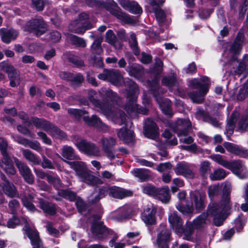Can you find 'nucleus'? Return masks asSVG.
I'll list each match as a JSON object with an SVG mask.
<instances>
[{"instance_id": "obj_1", "label": "nucleus", "mask_w": 248, "mask_h": 248, "mask_svg": "<svg viewBox=\"0 0 248 248\" xmlns=\"http://www.w3.org/2000/svg\"><path fill=\"white\" fill-rule=\"evenodd\" d=\"M99 93L102 98V101L98 99V93L93 89L89 90L88 98L90 102L94 106L100 108L103 111L107 112L109 109L111 105L117 104L119 96L111 89L102 88Z\"/></svg>"}, {"instance_id": "obj_2", "label": "nucleus", "mask_w": 248, "mask_h": 248, "mask_svg": "<svg viewBox=\"0 0 248 248\" xmlns=\"http://www.w3.org/2000/svg\"><path fill=\"white\" fill-rule=\"evenodd\" d=\"M112 84L119 86L123 83L126 88V97L128 99V106L131 107L132 111L135 109L133 103L137 99L136 93L139 91L137 83L129 78H123L121 75L113 69L109 70L108 81Z\"/></svg>"}, {"instance_id": "obj_3", "label": "nucleus", "mask_w": 248, "mask_h": 248, "mask_svg": "<svg viewBox=\"0 0 248 248\" xmlns=\"http://www.w3.org/2000/svg\"><path fill=\"white\" fill-rule=\"evenodd\" d=\"M201 81L197 78H194L189 81L191 87L194 89H198L197 91H192L188 93V96L194 103L201 104L204 100V97L209 91L211 85L210 78L202 76L200 78Z\"/></svg>"}, {"instance_id": "obj_4", "label": "nucleus", "mask_w": 248, "mask_h": 248, "mask_svg": "<svg viewBox=\"0 0 248 248\" xmlns=\"http://www.w3.org/2000/svg\"><path fill=\"white\" fill-rule=\"evenodd\" d=\"M76 172L77 174L83 179L84 182L91 186H95L103 184V181L99 178L92 175L87 171L85 163L82 161H67Z\"/></svg>"}, {"instance_id": "obj_5", "label": "nucleus", "mask_w": 248, "mask_h": 248, "mask_svg": "<svg viewBox=\"0 0 248 248\" xmlns=\"http://www.w3.org/2000/svg\"><path fill=\"white\" fill-rule=\"evenodd\" d=\"M31 120L33 125L37 129H43L46 132L49 131L51 136L57 139H66L67 136L66 133L48 121L37 117H32Z\"/></svg>"}, {"instance_id": "obj_6", "label": "nucleus", "mask_w": 248, "mask_h": 248, "mask_svg": "<svg viewBox=\"0 0 248 248\" xmlns=\"http://www.w3.org/2000/svg\"><path fill=\"white\" fill-rule=\"evenodd\" d=\"M48 30V26L42 17L32 18L25 24L24 31L39 37Z\"/></svg>"}, {"instance_id": "obj_7", "label": "nucleus", "mask_w": 248, "mask_h": 248, "mask_svg": "<svg viewBox=\"0 0 248 248\" xmlns=\"http://www.w3.org/2000/svg\"><path fill=\"white\" fill-rule=\"evenodd\" d=\"M104 8L109 11L112 15L125 23L131 24L133 22V19L130 16L122 12L117 3L113 0H111V2H106L101 0L99 6V8Z\"/></svg>"}, {"instance_id": "obj_8", "label": "nucleus", "mask_w": 248, "mask_h": 248, "mask_svg": "<svg viewBox=\"0 0 248 248\" xmlns=\"http://www.w3.org/2000/svg\"><path fill=\"white\" fill-rule=\"evenodd\" d=\"M0 70L3 71L8 75L10 80L9 85L11 87H16L20 83V72L13 65L8 62L3 61L0 62Z\"/></svg>"}, {"instance_id": "obj_9", "label": "nucleus", "mask_w": 248, "mask_h": 248, "mask_svg": "<svg viewBox=\"0 0 248 248\" xmlns=\"http://www.w3.org/2000/svg\"><path fill=\"white\" fill-rule=\"evenodd\" d=\"M245 35L243 32L239 31L229 48L232 54L231 57L232 62H238V57L240 55L244 44Z\"/></svg>"}, {"instance_id": "obj_10", "label": "nucleus", "mask_w": 248, "mask_h": 248, "mask_svg": "<svg viewBox=\"0 0 248 248\" xmlns=\"http://www.w3.org/2000/svg\"><path fill=\"white\" fill-rule=\"evenodd\" d=\"M76 146L80 152L88 156H100V150L94 143L82 139L76 144Z\"/></svg>"}, {"instance_id": "obj_11", "label": "nucleus", "mask_w": 248, "mask_h": 248, "mask_svg": "<svg viewBox=\"0 0 248 248\" xmlns=\"http://www.w3.org/2000/svg\"><path fill=\"white\" fill-rule=\"evenodd\" d=\"M189 196L192 205H194L195 208L197 212L200 213L205 209L206 199L205 192L202 190L191 191L189 193Z\"/></svg>"}, {"instance_id": "obj_12", "label": "nucleus", "mask_w": 248, "mask_h": 248, "mask_svg": "<svg viewBox=\"0 0 248 248\" xmlns=\"http://www.w3.org/2000/svg\"><path fill=\"white\" fill-rule=\"evenodd\" d=\"M156 244L157 246L170 245L172 240L171 232L166 223H161L157 230Z\"/></svg>"}, {"instance_id": "obj_13", "label": "nucleus", "mask_w": 248, "mask_h": 248, "mask_svg": "<svg viewBox=\"0 0 248 248\" xmlns=\"http://www.w3.org/2000/svg\"><path fill=\"white\" fill-rule=\"evenodd\" d=\"M15 164L18 169L19 173L24 178L25 181L31 185L34 182V177L29 166L24 162L20 161L18 158L13 156Z\"/></svg>"}, {"instance_id": "obj_14", "label": "nucleus", "mask_w": 248, "mask_h": 248, "mask_svg": "<svg viewBox=\"0 0 248 248\" xmlns=\"http://www.w3.org/2000/svg\"><path fill=\"white\" fill-rule=\"evenodd\" d=\"M23 230L30 239L32 248H44L43 242L40 238L39 232L36 230L31 229L28 223L25 225Z\"/></svg>"}, {"instance_id": "obj_15", "label": "nucleus", "mask_w": 248, "mask_h": 248, "mask_svg": "<svg viewBox=\"0 0 248 248\" xmlns=\"http://www.w3.org/2000/svg\"><path fill=\"white\" fill-rule=\"evenodd\" d=\"M91 230L93 235L99 240L107 238L109 234V229L104 225L103 221H93Z\"/></svg>"}, {"instance_id": "obj_16", "label": "nucleus", "mask_w": 248, "mask_h": 248, "mask_svg": "<svg viewBox=\"0 0 248 248\" xmlns=\"http://www.w3.org/2000/svg\"><path fill=\"white\" fill-rule=\"evenodd\" d=\"M143 134L148 139L155 140L159 135V127L156 123L148 118L143 126Z\"/></svg>"}, {"instance_id": "obj_17", "label": "nucleus", "mask_w": 248, "mask_h": 248, "mask_svg": "<svg viewBox=\"0 0 248 248\" xmlns=\"http://www.w3.org/2000/svg\"><path fill=\"white\" fill-rule=\"evenodd\" d=\"M156 208L153 205H148L141 213V218L146 225H155L156 224L155 214Z\"/></svg>"}, {"instance_id": "obj_18", "label": "nucleus", "mask_w": 248, "mask_h": 248, "mask_svg": "<svg viewBox=\"0 0 248 248\" xmlns=\"http://www.w3.org/2000/svg\"><path fill=\"white\" fill-rule=\"evenodd\" d=\"M231 208L221 201L220 203L211 202L208 205L207 213L209 216L212 217L223 212H228Z\"/></svg>"}, {"instance_id": "obj_19", "label": "nucleus", "mask_w": 248, "mask_h": 248, "mask_svg": "<svg viewBox=\"0 0 248 248\" xmlns=\"http://www.w3.org/2000/svg\"><path fill=\"white\" fill-rule=\"evenodd\" d=\"M101 141L103 150L106 154L108 158L111 160L114 159L115 155L113 147L116 142L115 139L112 137L103 138Z\"/></svg>"}, {"instance_id": "obj_20", "label": "nucleus", "mask_w": 248, "mask_h": 248, "mask_svg": "<svg viewBox=\"0 0 248 248\" xmlns=\"http://www.w3.org/2000/svg\"><path fill=\"white\" fill-rule=\"evenodd\" d=\"M1 155L2 157L0 160V167L7 174L15 175L16 173V170L10 155L8 154Z\"/></svg>"}, {"instance_id": "obj_21", "label": "nucleus", "mask_w": 248, "mask_h": 248, "mask_svg": "<svg viewBox=\"0 0 248 248\" xmlns=\"http://www.w3.org/2000/svg\"><path fill=\"white\" fill-rule=\"evenodd\" d=\"M223 146L230 153L238 156L240 157H248V151L242 146L229 142L223 143Z\"/></svg>"}, {"instance_id": "obj_22", "label": "nucleus", "mask_w": 248, "mask_h": 248, "mask_svg": "<svg viewBox=\"0 0 248 248\" xmlns=\"http://www.w3.org/2000/svg\"><path fill=\"white\" fill-rule=\"evenodd\" d=\"M174 171L177 175H182L187 178L194 177V173L190 169L189 164L185 161L178 163L174 169Z\"/></svg>"}, {"instance_id": "obj_23", "label": "nucleus", "mask_w": 248, "mask_h": 248, "mask_svg": "<svg viewBox=\"0 0 248 248\" xmlns=\"http://www.w3.org/2000/svg\"><path fill=\"white\" fill-rule=\"evenodd\" d=\"M155 99L159 105L163 113L168 118H171L173 115L171 101L168 98H163L162 95Z\"/></svg>"}, {"instance_id": "obj_24", "label": "nucleus", "mask_w": 248, "mask_h": 248, "mask_svg": "<svg viewBox=\"0 0 248 248\" xmlns=\"http://www.w3.org/2000/svg\"><path fill=\"white\" fill-rule=\"evenodd\" d=\"M38 207L42 210L43 213L51 216H55L57 214V205L43 198L38 199Z\"/></svg>"}, {"instance_id": "obj_25", "label": "nucleus", "mask_w": 248, "mask_h": 248, "mask_svg": "<svg viewBox=\"0 0 248 248\" xmlns=\"http://www.w3.org/2000/svg\"><path fill=\"white\" fill-rule=\"evenodd\" d=\"M176 127L175 131L177 136L186 137L188 134V130L191 127V123L189 120L178 119L176 123Z\"/></svg>"}, {"instance_id": "obj_26", "label": "nucleus", "mask_w": 248, "mask_h": 248, "mask_svg": "<svg viewBox=\"0 0 248 248\" xmlns=\"http://www.w3.org/2000/svg\"><path fill=\"white\" fill-rule=\"evenodd\" d=\"M125 71L130 77L137 79L141 78L144 75L143 67L140 64L130 63L125 67Z\"/></svg>"}, {"instance_id": "obj_27", "label": "nucleus", "mask_w": 248, "mask_h": 248, "mask_svg": "<svg viewBox=\"0 0 248 248\" xmlns=\"http://www.w3.org/2000/svg\"><path fill=\"white\" fill-rule=\"evenodd\" d=\"M108 194L113 198L122 199L127 197L131 196L133 195V192L130 190L113 186L109 188Z\"/></svg>"}, {"instance_id": "obj_28", "label": "nucleus", "mask_w": 248, "mask_h": 248, "mask_svg": "<svg viewBox=\"0 0 248 248\" xmlns=\"http://www.w3.org/2000/svg\"><path fill=\"white\" fill-rule=\"evenodd\" d=\"M180 229L181 230L179 231L177 234H183L184 239L187 241L193 242L194 238L192 236V235L194 232V230L195 228L193 226V223L191 221L187 220L186 222L185 226L183 225Z\"/></svg>"}, {"instance_id": "obj_29", "label": "nucleus", "mask_w": 248, "mask_h": 248, "mask_svg": "<svg viewBox=\"0 0 248 248\" xmlns=\"http://www.w3.org/2000/svg\"><path fill=\"white\" fill-rule=\"evenodd\" d=\"M7 182V184H0L4 194L10 198H19V193L16 186L12 182Z\"/></svg>"}, {"instance_id": "obj_30", "label": "nucleus", "mask_w": 248, "mask_h": 248, "mask_svg": "<svg viewBox=\"0 0 248 248\" xmlns=\"http://www.w3.org/2000/svg\"><path fill=\"white\" fill-rule=\"evenodd\" d=\"M168 220L172 229L178 233L179 231L181 230L180 228L183 225L181 217L178 215L176 211H174L169 216Z\"/></svg>"}, {"instance_id": "obj_31", "label": "nucleus", "mask_w": 248, "mask_h": 248, "mask_svg": "<svg viewBox=\"0 0 248 248\" xmlns=\"http://www.w3.org/2000/svg\"><path fill=\"white\" fill-rule=\"evenodd\" d=\"M150 170L145 168H135L131 171V173L139 179V182H144L149 180L151 175Z\"/></svg>"}, {"instance_id": "obj_32", "label": "nucleus", "mask_w": 248, "mask_h": 248, "mask_svg": "<svg viewBox=\"0 0 248 248\" xmlns=\"http://www.w3.org/2000/svg\"><path fill=\"white\" fill-rule=\"evenodd\" d=\"M242 165L240 160H233L229 161L226 166V168L231 170L233 173L236 175L241 179L246 178V177L244 174H242L240 171Z\"/></svg>"}, {"instance_id": "obj_33", "label": "nucleus", "mask_w": 248, "mask_h": 248, "mask_svg": "<svg viewBox=\"0 0 248 248\" xmlns=\"http://www.w3.org/2000/svg\"><path fill=\"white\" fill-rule=\"evenodd\" d=\"M117 135L120 139L123 140L125 143H130L134 141V131L127 128H121L118 132Z\"/></svg>"}, {"instance_id": "obj_34", "label": "nucleus", "mask_w": 248, "mask_h": 248, "mask_svg": "<svg viewBox=\"0 0 248 248\" xmlns=\"http://www.w3.org/2000/svg\"><path fill=\"white\" fill-rule=\"evenodd\" d=\"M155 199L160 200L163 203H168L170 200L169 186H164L158 187Z\"/></svg>"}, {"instance_id": "obj_35", "label": "nucleus", "mask_w": 248, "mask_h": 248, "mask_svg": "<svg viewBox=\"0 0 248 248\" xmlns=\"http://www.w3.org/2000/svg\"><path fill=\"white\" fill-rule=\"evenodd\" d=\"M68 62L72 63L77 68H80L85 66L84 62L78 56L75 55L73 52H66L64 54Z\"/></svg>"}, {"instance_id": "obj_36", "label": "nucleus", "mask_w": 248, "mask_h": 248, "mask_svg": "<svg viewBox=\"0 0 248 248\" xmlns=\"http://www.w3.org/2000/svg\"><path fill=\"white\" fill-rule=\"evenodd\" d=\"M159 78L156 77H154L152 80H148L147 84L150 89L151 94L155 99L158 96L162 95L159 92L160 87L159 85Z\"/></svg>"}, {"instance_id": "obj_37", "label": "nucleus", "mask_w": 248, "mask_h": 248, "mask_svg": "<svg viewBox=\"0 0 248 248\" xmlns=\"http://www.w3.org/2000/svg\"><path fill=\"white\" fill-rule=\"evenodd\" d=\"M33 199V197L31 194H29L28 196H23L21 198L22 204L30 212H37L40 213V211L37 209L31 202Z\"/></svg>"}, {"instance_id": "obj_38", "label": "nucleus", "mask_w": 248, "mask_h": 248, "mask_svg": "<svg viewBox=\"0 0 248 248\" xmlns=\"http://www.w3.org/2000/svg\"><path fill=\"white\" fill-rule=\"evenodd\" d=\"M17 142L36 151H39L41 148L40 143L37 140L32 141L25 138L20 137L18 139Z\"/></svg>"}, {"instance_id": "obj_39", "label": "nucleus", "mask_w": 248, "mask_h": 248, "mask_svg": "<svg viewBox=\"0 0 248 248\" xmlns=\"http://www.w3.org/2000/svg\"><path fill=\"white\" fill-rule=\"evenodd\" d=\"M83 120L89 126L101 127H103L104 124L100 118L96 115H93L91 117L89 116H83Z\"/></svg>"}, {"instance_id": "obj_40", "label": "nucleus", "mask_w": 248, "mask_h": 248, "mask_svg": "<svg viewBox=\"0 0 248 248\" xmlns=\"http://www.w3.org/2000/svg\"><path fill=\"white\" fill-rule=\"evenodd\" d=\"M58 195L70 202L75 201L78 197L75 192L68 189L59 190Z\"/></svg>"}, {"instance_id": "obj_41", "label": "nucleus", "mask_w": 248, "mask_h": 248, "mask_svg": "<svg viewBox=\"0 0 248 248\" xmlns=\"http://www.w3.org/2000/svg\"><path fill=\"white\" fill-rule=\"evenodd\" d=\"M17 35V33L14 30H8L1 32V40L3 43L8 44L12 40L16 39Z\"/></svg>"}, {"instance_id": "obj_42", "label": "nucleus", "mask_w": 248, "mask_h": 248, "mask_svg": "<svg viewBox=\"0 0 248 248\" xmlns=\"http://www.w3.org/2000/svg\"><path fill=\"white\" fill-rule=\"evenodd\" d=\"M24 157L29 161L31 162L33 165H39L40 163V159L36 155L33 153L29 149H24L22 151Z\"/></svg>"}, {"instance_id": "obj_43", "label": "nucleus", "mask_w": 248, "mask_h": 248, "mask_svg": "<svg viewBox=\"0 0 248 248\" xmlns=\"http://www.w3.org/2000/svg\"><path fill=\"white\" fill-rule=\"evenodd\" d=\"M62 155L64 158L69 160L77 159L74 149L71 146L68 145H64L62 147Z\"/></svg>"}, {"instance_id": "obj_44", "label": "nucleus", "mask_w": 248, "mask_h": 248, "mask_svg": "<svg viewBox=\"0 0 248 248\" xmlns=\"http://www.w3.org/2000/svg\"><path fill=\"white\" fill-rule=\"evenodd\" d=\"M84 81V78L80 73L74 74L70 81V85L73 88H77L81 87Z\"/></svg>"}, {"instance_id": "obj_45", "label": "nucleus", "mask_w": 248, "mask_h": 248, "mask_svg": "<svg viewBox=\"0 0 248 248\" xmlns=\"http://www.w3.org/2000/svg\"><path fill=\"white\" fill-rule=\"evenodd\" d=\"M246 223V220L243 215L241 213L234 220V228L235 229L237 232H241L243 231L244 226Z\"/></svg>"}, {"instance_id": "obj_46", "label": "nucleus", "mask_w": 248, "mask_h": 248, "mask_svg": "<svg viewBox=\"0 0 248 248\" xmlns=\"http://www.w3.org/2000/svg\"><path fill=\"white\" fill-rule=\"evenodd\" d=\"M199 170L201 176L206 178L208 174L211 173V163L207 160L203 161L201 164Z\"/></svg>"}, {"instance_id": "obj_47", "label": "nucleus", "mask_w": 248, "mask_h": 248, "mask_svg": "<svg viewBox=\"0 0 248 248\" xmlns=\"http://www.w3.org/2000/svg\"><path fill=\"white\" fill-rule=\"evenodd\" d=\"M231 189L230 186L225 185L222 189V195L221 201L224 203L227 204L231 207Z\"/></svg>"}, {"instance_id": "obj_48", "label": "nucleus", "mask_w": 248, "mask_h": 248, "mask_svg": "<svg viewBox=\"0 0 248 248\" xmlns=\"http://www.w3.org/2000/svg\"><path fill=\"white\" fill-rule=\"evenodd\" d=\"M177 209L184 215L187 216L192 214L193 212V205L189 204L184 205L182 202H179L176 205Z\"/></svg>"}, {"instance_id": "obj_49", "label": "nucleus", "mask_w": 248, "mask_h": 248, "mask_svg": "<svg viewBox=\"0 0 248 248\" xmlns=\"http://www.w3.org/2000/svg\"><path fill=\"white\" fill-rule=\"evenodd\" d=\"M227 176L226 171L223 169H218L214 171L210 175V179L212 181L221 180Z\"/></svg>"}, {"instance_id": "obj_50", "label": "nucleus", "mask_w": 248, "mask_h": 248, "mask_svg": "<svg viewBox=\"0 0 248 248\" xmlns=\"http://www.w3.org/2000/svg\"><path fill=\"white\" fill-rule=\"evenodd\" d=\"M162 85L168 88L174 87L177 83V78L175 75L173 74L172 76L164 77L162 79Z\"/></svg>"}, {"instance_id": "obj_51", "label": "nucleus", "mask_w": 248, "mask_h": 248, "mask_svg": "<svg viewBox=\"0 0 248 248\" xmlns=\"http://www.w3.org/2000/svg\"><path fill=\"white\" fill-rule=\"evenodd\" d=\"M158 187L148 184L142 187V192L150 196L155 198Z\"/></svg>"}, {"instance_id": "obj_52", "label": "nucleus", "mask_w": 248, "mask_h": 248, "mask_svg": "<svg viewBox=\"0 0 248 248\" xmlns=\"http://www.w3.org/2000/svg\"><path fill=\"white\" fill-rule=\"evenodd\" d=\"M227 215L228 212H223L213 216V223L214 225L217 227L222 226L227 217Z\"/></svg>"}, {"instance_id": "obj_53", "label": "nucleus", "mask_w": 248, "mask_h": 248, "mask_svg": "<svg viewBox=\"0 0 248 248\" xmlns=\"http://www.w3.org/2000/svg\"><path fill=\"white\" fill-rule=\"evenodd\" d=\"M46 180L49 184L53 186L55 189L58 191L60 190V188L62 186V183L59 177H54L49 174L47 176Z\"/></svg>"}, {"instance_id": "obj_54", "label": "nucleus", "mask_w": 248, "mask_h": 248, "mask_svg": "<svg viewBox=\"0 0 248 248\" xmlns=\"http://www.w3.org/2000/svg\"><path fill=\"white\" fill-rule=\"evenodd\" d=\"M248 71V57L244 61L240 62L236 69L234 71L235 75H240L245 72Z\"/></svg>"}, {"instance_id": "obj_55", "label": "nucleus", "mask_w": 248, "mask_h": 248, "mask_svg": "<svg viewBox=\"0 0 248 248\" xmlns=\"http://www.w3.org/2000/svg\"><path fill=\"white\" fill-rule=\"evenodd\" d=\"M130 37L131 40L129 42V46L133 51L134 54L136 56H138L140 53V50L138 47L136 36L135 34L133 33L130 35Z\"/></svg>"}, {"instance_id": "obj_56", "label": "nucleus", "mask_w": 248, "mask_h": 248, "mask_svg": "<svg viewBox=\"0 0 248 248\" xmlns=\"http://www.w3.org/2000/svg\"><path fill=\"white\" fill-rule=\"evenodd\" d=\"M206 217L207 216L204 214H201L192 221V222L195 229L198 230L202 227V225L205 223Z\"/></svg>"}, {"instance_id": "obj_57", "label": "nucleus", "mask_w": 248, "mask_h": 248, "mask_svg": "<svg viewBox=\"0 0 248 248\" xmlns=\"http://www.w3.org/2000/svg\"><path fill=\"white\" fill-rule=\"evenodd\" d=\"M90 64H92L93 67L102 68L104 65L103 61L102 58L99 56L93 55L91 56L89 60Z\"/></svg>"}, {"instance_id": "obj_58", "label": "nucleus", "mask_w": 248, "mask_h": 248, "mask_svg": "<svg viewBox=\"0 0 248 248\" xmlns=\"http://www.w3.org/2000/svg\"><path fill=\"white\" fill-rule=\"evenodd\" d=\"M71 43L79 47H84L86 44L84 40L74 34H70L69 37Z\"/></svg>"}, {"instance_id": "obj_59", "label": "nucleus", "mask_w": 248, "mask_h": 248, "mask_svg": "<svg viewBox=\"0 0 248 248\" xmlns=\"http://www.w3.org/2000/svg\"><path fill=\"white\" fill-rule=\"evenodd\" d=\"M126 10L129 11L130 13L135 15L141 14L142 13V8L138 2L135 1L131 2Z\"/></svg>"}, {"instance_id": "obj_60", "label": "nucleus", "mask_w": 248, "mask_h": 248, "mask_svg": "<svg viewBox=\"0 0 248 248\" xmlns=\"http://www.w3.org/2000/svg\"><path fill=\"white\" fill-rule=\"evenodd\" d=\"M67 112L69 114L78 119H80L82 116L88 113V112L85 110L73 108H68Z\"/></svg>"}, {"instance_id": "obj_61", "label": "nucleus", "mask_w": 248, "mask_h": 248, "mask_svg": "<svg viewBox=\"0 0 248 248\" xmlns=\"http://www.w3.org/2000/svg\"><path fill=\"white\" fill-rule=\"evenodd\" d=\"M75 205L78 212L80 214H82L87 210V204L80 197H78L76 200Z\"/></svg>"}, {"instance_id": "obj_62", "label": "nucleus", "mask_w": 248, "mask_h": 248, "mask_svg": "<svg viewBox=\"0 0 248 248\" xmlns=\"http://www.w3.org/2000/svg\"><path fill=\"white\" fill-rule=\"evenodd\" d=\"M21 221L18 217L14 215L11 218H9L6 226L8 228L14 229L16 226L20 225Z\"/></svg>"}, {"instance_id": "obj_63", "label": "nucleus", "mask_w": 248, "mask_h": 248, "mask_svg": "<svg viewBox=\"0 0 248 248\" xmlns=\"http://www.w3.org/2000/svg\"><path fill=\"white\" fill-rule=\"evenodd\" d=\"M106 41L111 45H114L117 38L112 30H108L106 33Z\"/></svg>"}, {"instance_id": "obj_64", "label": "nucleus", "mask_w": 248, "mask_h": 248, "mask_svg": "<svg viewBox=\"0 0 248 248\" xmlns=\"http://www.w3.org/2000/svg\"><path fill=\"white\" fill-rule=\"evenodd\" d=\"M154 9L156 20L158 22H162L166 16L165 11L158 7H154Z\"/></svg>"}]
</instances>
